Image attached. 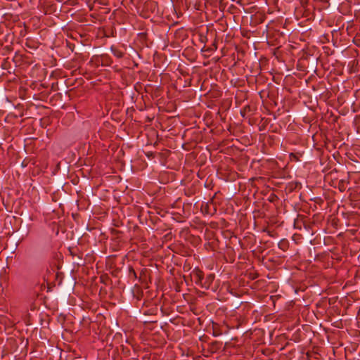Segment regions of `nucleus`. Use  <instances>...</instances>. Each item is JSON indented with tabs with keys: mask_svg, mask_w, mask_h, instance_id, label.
<instances>
[{
	"mask_svg": "<svg viewBox=\"0 0 360 360\" xmlns=\"http://www.w3.org/2000/svg\"><path fill=\"white\" fill-rule=\"evenodd\" d=\"M193 276L195 279V283L196 284H201L204 276L203 272L199 269H195L193 271Z\"/></svg>",
	"mask_w": 360,
	"mask_h": 360,
	"instance_id": "1",
	"label": "nucleus"
},
{
	"mask_svg": "<svg viewBox=\"0 0 360 360\" xmlns=\"http://www.w3.org/2000/svg\"><path fill=\"white\" fill-rule=\"evenodd\" d=\"M110 50L117 58H122L124 55V52L116 46H112Z\"/></svg>",
	"mask_w": 360,
	"mask_h": 360,
	"instance_id": "2",
	"label": "nucleus"
},
{
	"mask_svg": "<svg viewBox=\"0 0 360 360\" xmlns=\"http://www.w3.org/2000/svg\"><path fill=\"white\" fill-rule=\"evenodd\" d=\"M345 181L344 180H340L338 182V188L341 192H344L346 190V188L345 186Z\"/></svg>",
	"mask_w": 360,
	"mask_h": 360,
	"instance_id": "3",
	"label": "nucleus"
},
{
	"mask_svg": "<svg viewBox=\"0 0 360 360\" xmlns=\"http://www.w3.org/2000/svg\"><path fill=\"white\" fill-rule=\"evenodd\" d=\"M131 271L133 272V276L136 277V274L135 271L134 269H131Z\"/></svg>",
	"mask_w": 360,
	"mask_h": 360,
	"instance_id": "4",
	"label": "nucleus"
}]
</instances>
